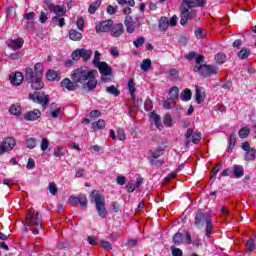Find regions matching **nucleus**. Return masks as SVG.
Listing matches in <instances>:
<instances>
[{
	"instance_id": "nucleus-22",
	"label": "nucleus",
	"mask_w": 256,
	"mask_h": 256,
	"mask_svg": "<svg viewBox=\"0 0 256 256\" xmlns=\"http://www.w3.org/2000/svg\"><path fill=\"white\" fill-rule=\"evenodd\" d=\"M46 79L49 81H59V72L55 70H48L46 72Z\"/></svg>"
},
{
	"instance_id": "nucleus-45",
	"label": "nucleus",
	"mask_w": 256,
	"mask_h": 256,
	"mask_svg": "<svg viewBox=\"0 0 256 256\" xmlns=\"http://www.w3.org/2000/svg\"><path fill=\"white\" fill-rule=\"evenodd\" d=\"M117 138L119 141H125L127 139V136L125 134V130L123 128H119L117 130Z\"/></svg>"
},
{
	"instance_id": "nucleus-44",
	"label": "nucleus",
	"mask_w": 256,
	"mask_h": 256,
	"mask_svg": "<svg viewBox=\"0 0 256 256\" xmlns=\"http://www.w3.org/2000/svg\"><path fill=\"white\" fill-rule=\"evenodd\" d=\"M227 60V56L224 53H218L215 55V61L216 63H225Z\"/></svg>"
},
{
	"instance_id": "nucleus-54",
	"label": "nucleus",
	"mask_w": 256,
	"mask_h": 256,
	"mask_svg": "<svg viewBox=\"0 0 256 256\" xmlns=\"http://www.w3.org/2000/svg\"><path fill=\"white\" fill-rule=\"evenodd\" d=\"M118 9H119V7H117V6L109 5L107 7L106 11H107L108 15H115V13H117Z\"/></svg>"
},
{
	"instance_id": "nucleus-48",
	"label": "nucleus",
	"mask_w": 256,
	"mask_h": 256,
	"mask_svg": "<svg viewBox=\"0 0 256 256\" xmlns=\"http://www.w3.org/2000/svg\"><path fill=\"white\" fill-rule=\"evenodd\" d=\"M100 245L102 249H105L106 251H111V249H113L109 241L101 240Z\"/></svg>"
},
{
	"instance_id": "nucleus-5",
	"label": "nucleus",
	"mask_w": 256,
	"mask_h": 256,
	"mask_svg": "<svg viewBox=\"0 0 256 256\" xmlns=\"http://www.w3.org/2000/svg\"><path fill=\"white\" fill-rule=\"evenodd\" d=\"M206 223V237H211V231H213V222L209 216L205 215L202 211H198L195 216V225L199 229Z\"/></svg>"
},
{
	"instance_id": "nucleus-61",
	"label": "nucleus",
	"mask_w": 256,
	"mask_h": 256,
	"mask_svg": "<svg viewBox=\"0 0 256 256\" xmlns=\"http://www.w3.org/2000/svg\"><path fill=\"white\" fill-rule=\"evenodd\" d=\"M85 25V20L83 19V17H80L77 21V27L80 31H83V27Z\"/></svg>"
},
{
	"instance_id": "nucleus-20",
	"label": "nucleus",
	"mask_w": 256,
	"mask_h": 256,
	"mask_svg": "<svg viewBox=\"0 0 256 256\" xmlns=\"http://www.w3.org/2000/svg\"><path fill=\"white\" fill-rule=\"evenodd\" d=\"M150 119L154 121L155 126L161 131L163 129V124H161V116L155 112H151Z\"/></svg>"
},
{
	"instance_id": "nucleus-36",
	"label": "nucleus",
	"mask_w": 256,
	"mask_h": 256,
	"mask_svg": "<svg viewBox=\"0 0 256 256\" xmlns=\"http://www.w3.org/2000/svg\"><path fill=\"white\" fill-rule=\"evenodd\" d=\"M11 115H21V105L19 104H13L11 105L10 109H9Z\"/></svg>"
},
{
	"instance_id": "nucleus-6",
	"label": "nucleus",
	"mask_w": 256,
	"mask_h": 256,
	"mask_svg": "<svg viewBox=\"0 0 256 256\" xmlns=\"http://www.w3.org/2000/svg\"><path fill=\"white\" fill-rule=\"evenodd\" d=\"M194 73H199L202 77H211V75H217L219 68L214 65H195L193 68Z\"/></svg>"
},
{
	"instance_id": "nucleus-31",
	"label": "nucleus",
	"mask_w": 256,
	"mask_h": 256,
	"mask_svg": "<svg viewBox=\"0 0 256 256\" xmlns=\"http://www.w3.org/2000/svg\"><path fill=\"white\" fill-rule=\"evenodd\" d=\"M106 125L107 123L105 122V120L99 119L98 121L92 123V129H105Z\"/></svg>"
},
{
	"instance_id": "nucleus-57",
	"label": "nucleus",
	"mask_w": 256,
	"mask_h": 256,
	"mask_svg": "<svg viewBox=\"0 0 256 256\" xmlns=\"http://www.w3.org/2000/svg\"><path fill=\"white\" fill-rule=\"evenodd\" d=\"M47 15H49V13H47V12L42 11L40 13V17H39L40 23H47V19H48Z\"/></svg>"
},
{
	"instance_id": "nucleus-33",
	"label": "nucleus",
	"mask_w": 256,
	"mask_h": 256,
	"mask_svg": "<svg viewBox=\"0 0 256 256\" xmlns=\"http://www.w3.org/2000/svg\"><path fill=\"white\" fill-rule=\"evenodd\" d=\"M80 55L83 58V61H89L91 59V55H93V52L91 50L87 49H80Z\"/></svg>"
},
{
	"instance_id": "nucleus-60",
	"label": "nucleus",
	"mask_w": 256,
	"mask_h": 256,
	"mask_svg": "<svg viewBox=\"0 0 256 256\" xmlns=\"http://www.w3.org/2000/svg\"><path fill=\"white\" fill-rule=\"evenodd\" d=\"M126 181H127V178L125 176H118L116 178V183L118 185H125Z\"/></svg>"
},
{
	"instance_id": "nucleus-32",
	"label": "nucleus",
	"mask_w": 256,
	"mask_h": 256,
	"mask_svg": "<svg viewBox=\"0 0 256 256\" xmlns=\"http://www.w3.org/2000/svg\"><path fill=\"white\" fill-rule=\"evenodd\" d=\"M98 7H101V0H96L94 3L90 4L88 13H90V15L95 14V11H97Z\"/></svg>"
},
{
	"instance_id": "nucleus-16",
	"label": "nucleus",
	"mask_w": 256,
	"mask_h": 256,
	"mask_svg": "<svg viewBox=\"0 0 256 256\" xmlns=\"http://www.w3.org/2000/svg\"><path fill=\"white\" fill-rule=\"evenodd\" d=\"M123 33H125V27H123V25L121 23L114 25L110 29V34L113 37H121L123 35Z\"/></svg>"
},
{
	"instance_id": "nucleus-50",
	"label": "nucleus",
	"mask_w": 256,
	"mask_h": 256,
	"mask_svg": "<svg viewBox=\"0 0 256 256\" xmlns=\"http://www.w3.org/2000/svg\"><path fill=\"white\" fill-rule=\"evenodd\" d=\"M40 149L41 151H45L46 149H49V140L47 138H42Z\"/></svg>"
},
{
	"instance_id": "nucleus-34",
	"label": "nucleus",
	"mask_w": 256,
	"mask_h": 256,
	"mask_svg": "<svg viewBox=\"0 0 256 256\" xmlns=\"http://www.w3.org/2000/svg\"><path fill=\"white\" fill-rule=\"evenodd\" d=\"M191 97H193V93H191V89L186 88L181 94L182 101H191Z\"/></svg>"
},
{
	"instance_id": "nucleus-15",
	"label": "nucleus",
	"mask_w": 256,
	"mask_h": 256,
	"mask_svg": "<svg viewBox=\"0 0 256 256\" xmlns=\"http://www.w3.org/2000/svg\"><path fill=\"white\" fill-rule=\"evenodd\" d=\"M41 117V111L39 109H34L32 111H28L25 116L24 119L26 121H37V119H39Z\"/></svg>"
},
{
	"instance_id": "nucleus-19",
	"label": "nucleus",
	"mask_w": 256,
	"mask_h": 256,
	"mask_svg": "<svg viewBox=\"0 0 256 256\" xmlns=\"http://www.w3.org/2000/svg\"><path fill=\"white\" fill-rule=\"evenodd\" d=\"M23 43H25L23 38L10 40L9 47H10V49L18 50V49H21V47H23Z\"/></svg>"
},
{
	"instance_id": "nucleus-42",
	"label": "nucleus",
	"mask_w": 256,
	"mask_h": 256,
	"mask_svg": "<svg viewBox=\"0 0 256 256\" xmlns=\"http://www.w3.org/2000/svg\"><path fill=\"white\" fill-rule=\"evenodd\" d=\"M26 146L28 149H35L37 147V140L35 138L27 139Z\"/></svg>"
},
{
	"instance_id": "nucleus-40",
	"label": "nucleus",
	"mask_w": 256,
	"mask_h": 256,
	"mask_svg": "<svg viewBox=\"0 0 256 256\" xmlns=\"http://www.w3.org/2000/svg\"><path fill=\"white\" fill-rule=\"evenodd\" d=\"M251 133V130L247 127H244L239 130L238 135L240 139H245L246 137H249V134Z\"/></svg>"
},
{
	"instance_id": "nucleus-28",
	"label": "nucleus",
	"mask_w": 256,
	"mask_h": 256,
	"mask_svg": "<svg viewBox=\"0 0 256 256\" xmlns=\"http://www.w3.org/2000/svg\"><path fill=\"white\" fill-rule=\"evenodd\" d=\"M249 55H251V50L249 48H242L237 56H238V59H247L249 57Z\"/></svg>"
},
{
	"instance_id": "nucleus-35",
	"label": "nucleus",
	"mask_w": 256,
	"mask_h": 256,
	"mask_svg": "<svg viewBox=\"0 0 256 256\" xmlns=\"http://www.w3.org/2000/svg\"><path fill=\"white\" fill-rule=\"evenodd\" d=\"M170 81H177L179 79V70L172 68L168 71Z\"/></svg>"
},
{
	"instance_id": "nucleus-13",
	"label": "nucleus",
	"mask_w": 256,
	"mask_h": 256,
	"mask_svg": "<svg viewBox=\"0 0 256 256\" xmlns=\"http://www.w3.org/2000/svg\"><path fill=\"white\" fill-rule=\"evenodd\" d=\"M96 67H98V71L99 73H101V75L103 76H109L112 73V69L111 66H109V64H107V62H101L98 63V65H96Z\"/></svg>"
},
{
	"instance_id": "nucleus-2",
	"label": "nucleus",
	"mask_w": 256,
	"mask_h": 256,
	"mask_svg": "<svg viewBox=\"0 0 256 256\" xmlns=\"http://www.w3.org/2000/svg\"><path fill=\"white\" fill-rule=\"evenodd\" d=\"M43 71H45V67L41 62L34 65V70L31 67L25 69V79L35 91H39L45 87L43 83Z\"/></svg>"
},
{
	"instance_id": "nucleus-62",
	"label": "nucleus",
	"mask_w": 256,
	"mask_h": 256,
	"mask_svg": "<svg viewBox=\"0 0 256 256\" xmlns=\"http://www.w3.org/2000/svg\"><path fill=\"white\" fill-rule=\"evenodd\" d=\"M59 113H61V108H57L56 110H53L50 113V117H52V119H57V117H59Z\"/></svg>"
},
{
	"instance_id": "nucleus-63",
	"label": "nucleus",
	"mask_w": 256,
	"mask_h": 256,
	"mask_svg": "<svg viewBox=\"0 0 256 256\" xmlns=\"http://www.w3.org/2000/svg\"><path fill=\"white\" fill-rule=\"evenodd\" d=\"M24 19H26V21H31L32 19H35V12H29L24 14Z\"/></svg>"
},
{
	"instance_id": "nucleus-53",
	"label": "nucleus",
	"mask_w": 256,
	"mask_h": 256,
	"mask_svg": "<svg viewBox=\"0 0 256 256\" xmlns=\"http://www.w3.org/2000/svg\"><path fill=\"white\" fill-rule=\"evenodd\" d=\"M48 189L51 195H57V185L55 184V182H50Z\"/></svg>"
},
{
	"instance_id": "nucleus-55",
	"label": "nucleus",
	"mask_w": 256,
	"mask_h": 256,
	"mask_svg": "<svg viewBox=\"0 0 256 256\" xmlns=\"http://www.w3.org/2000/svg\"><path fill=\"white\" fill-rule=\"evenodd\" d=\"M72 59L73 61H79L81 59V49L75 50L72 53Z\"/></svg>"
},
{
	"instance_id": "nucleus-56",
	"label": "nucleus",
	"mask_w": 256,
	"mask_h": 256,
	"mask_svg": "<svg viewBox=\"0 0 256 256\" xmlns=\"http://www.w3.org/2000/svg\"><path fill=\"white\" fill-rule=\"evenodd\" d=\"M78 203L81 207H87V197L85 195L78 197Z\"/></svg>"
},
{
	"instance_id": "nucleus-17",
	"label": "nucleus",
	"mask_w": 256,
	"mask_h": 256,
	"mask_svg": "<svg viewBox=\"0 0 256 256\" xmlns=\"http://www.w3.org/2000/svg\"><path fill=\"white\" fill-rule=\"evenodd\" d=\"M9 80L12 85L19 86L23 83V73L16 72L14 75L9 77Z\"/></svg>"
},
{
	"instance_id": "nucleus-39",
	"label": "nucleus",
	"mask_w": 256,
	"mask_h": 256,
	"mask_svg": "<svg viewBox=\"0 0 256 256\" xmlns=\"http://www.w3.org/2000/svg\"><path fill=\"white\" fill-rule=\"evenodd\" d=\"M172 241L175 245H181L183 243V233L177 232L174 234Z\"/></svg>"
},
{
	"instance_id": "nucleus-51",
	"label": "nucleus",
	"mask_w": 256,
	"mask_h": 256,
	"mask_svg": "<svg viewBox=\"0 0 256 256\" xmlns=\"http://www.w3.org/2000/svg\"><path fill=\"white\" fill-rule=\"evenodd\" d=\"M246 247L249 251H255V240H253V238H250L246 243Z\"/></svg>"
},
{
	"instance_id": "nucleus-43",
	"label": "nucleus",
	"mask_w": 256,
	"mask_h": 256,
	"mask_svg": "<svg viewBox=\"0 0 256 256\" xmlns=\"http://www.w3.org/2000/svg\"><path fill=\"white\" fill-rule=\"evenodd\" d=\"M140 67L142 71H147L148 69H151V59L143 60Z\"/></svg>"
},
{
	"instance_id": "nucleus-4",
	"label": "nucleus",
	"mask_w": 256,
	"mask_h": 256,
	"mask_svg": "<svg viewBox=\"0 0 256 256\" xmlns=\"http://www.w3.org/2000/svg\"><path fill=\"white\" fill-rule=\"evenodd\" d=\"M90 197L92 201L95 202L96 211L99 217H102V219L107 218V208L105 207V200L103 199V195H101L98 190H93L90 193Z\"/></svg>"
},
{
	"instance_id": "nucleus-27",
	"label": "nucleus",
	"mask_w": 256,
	"mask_h": 256,
	"mask_svg": "<svg viewBox=\"0 0 256 256\" xmlns=\"http://www.w3.org/2000/svg\"><path fill=\"white\" fill-rule=\"evenodd\" d=\"M182 6L187 7L188 9H193L195 7H199L197 0H183Z\"/></svg>"
},
{
	"instance_id": "nucleus-59",
	"label": "nucleus",
	"mask_w": 256,
	"mask_h": 256,
	"mask_svg": "<svg viewBox=\"0 0 256 256\" xmlns=\"http://www.w3.org/2000/svg\"><path fill=\"white\" fill-rule=\"evenodd\" d=\"M100 115H101V111H99V110H92V111L90 112L89 117H90L91 119H97V117H99Z\"/></svg>"
},
{
	"instance_id": "nucleus-11",
	"label": "nucleus",
	"mask_w": 256,
	"mask_h": 256,
	"mask_svg": "<svg viewBox=\"0 0 256 256\" xmlns=\"http://www.w3.org/2000/svg\"><path fill=\"white\" fill-rule=\"evenodd\" d=\"M124 25L126 27L127 33H135V29H137V23L133 21V17L126 16L124 20Z\"/></svg>"
},
{
	"instance_id": "nucleus-64",
	"label": "nucleus",
	"mask_w": 256,
	"mask_h": 256,
	"mask_svg": "<svg viewBox=\"0 0 256 256\" xmlns=\"http://www.w3.org/2000/svg\"><path fill=\"white\" fill-rule=\"evenodd\" d=\"M63 155V149L61 147H58L56 150H54V157H59Z\"/></svg>"
},
{
	"instance_id": "nucleus-10",
	"label": "nucleus",
	"mask_w": 256,
	"mask_h": 256,
	"mask_svg": "<svg viewBox=\"0 0 256 256\" xmlns=\"http://www.w3.org/2000/svg\"><path fill=\"white\" fill-rule=\"evenodd\" d=\"M113 27V20L99 22L96 26V33H109Z\"/></svg>"
},
{
	"instance_id": "nucleus-25",
	"label": "nucleus",
	"mask_w": 256,
	"mask_h": 256,
	"mask_svg": "<svg viewBox=\"0 0 256 256\" xmlns=\"http://www.w3.org/2000/svg\"><path fill=\"white\" fill-rule=\"evenodd\" d=\"M236 144H237V136H236L235 132H233L229 136L228 151H233V149H235Z\"/></svg>"
},
{
	"instance_id": "nucleus-3",
	"label": "nucleus",
	"mask_w": 256,
	"mask_h": 256,
	"mask_svg": "<svg viewBox=\"0 0 256 256\" xmlns=\"http://www.w3.org/2000/svg\"><path fill=\"white\" fill-rule=\"evenodd\" d=\"M26 227H30L34 235H37L43 229V217L35 209L28 210L26 214Z\"/></svg>"
},
{
	"instance_id": "nucleus-24",
	"label": "nucleus",
	"mask_w": 256,
	"mask_h": 256,
	"mask_svg": "<svg viewBox=\"0 0 256 256\" xmlns=\"http://www.w3.org/2000/svg\"><path fill=\"white\" fill-rule=\"evenodd\" d=\"M169 97H170V101H175V99H179V87L173 86L169 90Z\"/></svg>"
},
{
	"instance_id": "nucleus-37",
	"label": "nucleus",
	"mask_w": 256,
	"mask_h": 256,
	"mask_svg": "<svg viewBox=\"0 0 256 256\" xmlns=\"http://www.w3.org/2000/svg\"><path fill=\"white\" fill-rule=\"evenodd\" d=\"M128 89H129V93H130L132 99H135L136 88H135V81L133 80V78H131L128 81Z\"/></svg>"
},
{
	"instance_id": "nucleus-58",
	"label": "nucleus",
	"mask_w": 256,
	"mask_h": 256,
	"mask_svg": "<svg viewBox=\"0 0 256 256\" xmlns=\"http://www.w3.org/2000/svg\"><path fill=\"white\" fill-rule=\"evenodd\" d=\"M137 243H139L138 239H131V240H128L126 245L127 247L133 248V247H137Z\"/></svg>"
},
{
	"instance_id": "nucleus-41",
	"label": "nucleus",
	"mask_w": 256,
	"mask_h": 256,
	"mask_svg": "<svg viewBox=\"0 0 256 256\" xmlns=\"http://www.w3.org/2000/svg\"><path fill=\"white\" fill-rule=\"evenodd\" d=\"M133 45L134 47H136V49H139V47H143V45H145V37H138L136 40L133 41Z\"/></svg>"
},
{
	"instance_id": "nucleus-7",
	"label": "nucleus",
	"mask_w": 256,
	"mask_h": 256,
	"mask_svg": "<svg viewBox=\"0 0 256 256\" xmlns=\"http://www.w3.org/2000/svg\"><path fill=\"white\" fill-rule=\"evenodd\" d=\"M181 10V19H180V24L181 25H187V22L189 19H193L197 15V11L187 8L181 4L180 7Z\"/></svg>"
},
{
	"instance_id": "nucleus-52",
	"label": "nucleus",
	"mask_w": 256,
	"mask_h": 256,
	"mask_svg": "<svg viewBox=\"0 0 256 256\" xmlns=\"http://www.w3.org/2000/svg\"><path fill=\"white\" fill-rule=\"evenodd\" d=\"M172 256H183V250L176 248L175 246L171 247Z\"/></svg>"
},
{
	"instance_id": "nucleus-49",
	"label": "nucleus",
	"mask_w": 256,
	"mask_h": 256,
	"mask_svg": "<svg viewBox=\"0 0 256 256\" xmlns=\"http://www.w3.org/2000/svg\"><path fill=\"white\" fill-rule=\"evenodd\" d=\"M92 63L93 65H95V67H97V65L101 63V53L99 51H95V55Z\"/></svg>"
},
{
	"instance_id": "nucleus-12",
	"label": "nucleus",
	"mask_w": 256,
	"mask_h": 256,
	"mask_svg": "<svg viewBox=\"0 0 256 256\" xmlns=\"http://www.w3.org/2000/svg\"><path fill=\"white\" fill-rule=\"evenodd\" d=\"M61 87L67 89V91H75V89H77L79 86L77 85L76 81H71V79L65 78L61 81Z\"/></svg>"
},
{
	"instance_id": "nucleus-26",
	"label": "nucleus",
	"mask_w": 256,
	"mask_h": 256,
	"mask_svg": "<svg viewBox=\"0 0 256 256\" xmlns=\"http://www.w3.org/2000/svg\"><path fill=\"white\" fill-rule=\"evenodd\" d=\"M8 148V151H12L13 147L17 145V142L11 137L5 138L2 142Z\"/></svg>"
},
{
	"instance_id": "nucleus-1",
	"label": "nucleus",
	"mask_w": 256,
	"mask_h": 256,
	"mask_svg": "<svg viewBox=\"0 0 256 256\" xmlns=\"http://www.w3.org/2000/svg\"><path fill=\"white\" fill-rule=\"evenodd\" d=\"M71 80L75 81L78 87L82 85V89L87 91V93L97 89V79H95V72L93 70L84 67L75 69L71 73Z\"/></svg>"
},
{
	"instance_id": "nucleus-14",
	"label": "nucleus",
	"mask_w": 256,
	"mask_h": 256,
	"mask_svg": "<svg viewBox=\"0 0 256 256\" xmlns=\"http://www.w3.org/2000/svg\"><path fill=\"white\" fill-rule=\"evenodd\" d=\"M49 11H52V13H55V15H65L67 13V7L55 5V4H49L48 5Z\"/></svg>"
},
{
	"instance_id": "nucleus-29",
	"label": "nucleus",
	"mask_w": 256,
	"mask_h": 256,
	"mask_svg": "<svg viewBox=\"0 0 256 256\" xmlns=\"http://www.w3.org/2000/svg\"><path fill=\"white\" fill-rule=\"evenodd\" d=\"M195 101L196 103H198V105H200V103H203V101H205V99L203 98V93L201 92V88H199V86H196Z\"/></svg>"
},
{
	"instance_id": "nucleus-30",
	"label": "nucleus",
	"mask_w": 256,
	"mask_h": 256,
	"mask_svg": "<svg viewBox=\"0 0 256 256\" xmlns=\"http://www.w3.org/2000/svg\"><path fill=\"white\" fill-rule=\"evenodd\" d=\"M106 93H109L110 95H113L114 97H119L121 95V91L115 87V85L108 86L106 88Z\"/></svg>"
},
{
	"instance_id": "nucleus-38",
	"label": "nucleus",
	"mask_w": 256,
	"mask_h": 256,
	"mask_svg": "<svg viewBox=\"0 0 256 256\" xmlns=\"http://www.w3.org/2000/svg\"><path fill=\"white\" fill-rule=\"evenodd\" d=\"M244 175L243 166L236 165L234 166V176L236 179H241Z\"/></svg>"
},
{
	"instance_id": "nucleus-21",
	"label": "nucleus",
	"mask_w": 256,
	"mask_h": 256,
	"mask_svg": "<svg viewBox=\"0 0 256 256\" xmlns=\"http://www.w3.org/2000/svg\"><path fill=\"white\" fill-rule=\"evenodd\" d=\"M245 161H255L256 159V149L252 148L245 152L244 154Z\"/></svg>"
},
{
	"instance_id": "nucleus-47",
	"label": "nucleus",
	"mask_w": 256,
	"mask_h": 256,
	"mask_svg": "<svg viewBox=\"0 0 256 256\" xmlns=\"http://www.w3.org/2000/svg\"><path fill=\"white\" fill-rule=\"evenodd\" d=\"M161 155H163V148H161V147H159L154 152H151V157L153 159H159V157H161Z\"/></svg>"
},
{
	"instance_id": "nucleus-9",
	"label": "nucleus",
	"mask_w": 256,
	"mask_h": 256,
	"mask_svg": "<svg viewBox=\"0 0 256 256\" xmlns=\"http://www.w3.org/2000/svg\"><path fill=\"white\" fill-rule=\"evenodd\" d=\"M191 137H192V143L195 145H198V143L201 141V132H194L193 129L188 128L187 132L185 134L186 145H189L191 143Z\"/></svg>"
},
{
	"instance_id": "nucleus-18",
	"label": "nucleus",
	"mask_w": 256,
	"mask_h": 256,
	"mask_svg": "<svg viewBox=\"0 0 256 256\" xmlns=\"http://www.w3.org/2000/svg\"><path fill=\"white\" fill-rule=\"evenodd\" d=\"M158 28H159V31H162V33H165V31L169 29V19H167V17L165 16L161 17L158 22Z\"/></svg>"
},
{
	"instance_id": "nucleus-46",
	"label": "nucleus",
	"mask_w": 256,
	"mask_h": 256,
	"mask_svg": "<svg viewBox=\"0 0 256 256\" xmlns=\"http://www.w3.org/2000/svg\"><path fill=\"white\" fill-rule=\"evenodd\" d=\"M163 123H164L165 127H171V123H173V118H171V115L166 114L163 117Z\"/></svg>"
},
{
	"instance_id": "nucleus-8",
	"label": "nucleus",
	"mask_w": 256,
	"mask_h": 256,
	"mask_svg": "<svg viewBox=\"0 0 256 256\" xmlns=\"http://www.w3.org/2000/svg\"><path fill=\"white\" fill-rule=\"evenodd\" d=\"M28 99L34 101V103H39L42 107H47L49 105V95L43 92H37L36 94H29Z\"/></svg>"
},
{
	"instance_id": "nucleus-23",
	"label": "nucleus",
	"mask_w": 256,
	"mask_h": 256,
	"mask_svg": "<svg viewBox=\"0 0 256 256\" xmlns=\"http://www.w3.org/2000/svg\"><path fill=\"white\" fill-rule=\"evenodd\" d=\"M69 38L72 41H81V39H83V35L77 30H70L69 31Z\"/></svg>"
}]
</instances>
